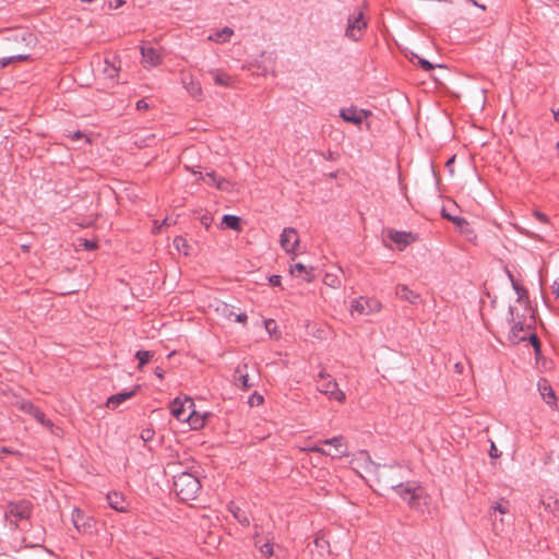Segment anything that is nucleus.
I'll list each match as a JSON object with an SVG mask.
<instances>
[{
	"label": "nucleus",
	"instance_id": "17",
	"mask_svg": "<svg viewBox=\"0 0 559 559\" xmlns=\"http://www.w3.org/2000/svg\"><path fill=\"white\" fill-rule=\"evenodd\" d=\"M181 81L188 93L193 98L200 99L202 96L201 84L191 74H182Z\"/></svg>",
	"mask_w": 559,
	"mask_h": 559
},
{
	"label": "nucleus",
	"instance_id": "37",
	"mask_svg": "<svg viewBox=\"0 0 559 559\" xmlns=\"http://www.w3.org/2000/svg\"><path fill=\"white\" fill-rule=\"evenodd\" d=\"M526 340L530 341V343L534 347L535 353L538 354L540 352V341H539L538 336L535 333H533L532 331H530Z\"/></svg>",
	"mask_w": 559,
	"mask_h": 559
},
{
	"label": "nucleus",
	"instance_id": "2",
	"mask_svg": "<svg viewBox=\"0 0 559 559\" xmlns=\"http://www.w3.org/2000/svg\"><path fill=\"white\" fill-rule=\"evenodd\" d=\"M393 491H395L401 499L406 501L411 509L423 511V506L427 504L428 496L425 489L416 481H402Z\"/></svg>",
	"mask_w": 559,
	"mask_h": 559
},
{
	"label": "nucleus",
	"instance_id": "32",
	"mask_svg": "<svg viewBox=\"0 0 559 559\" xmlns=\"http://www.w3.org/2000/svg\"><path fill=\"white\" fill-rule=\"evenodd\" d=\"M153 357V353L150 350H138L135 353V358L139 360V370L143 369V366L150 361V359Z\"/></svg>",
	"mask_w": 559,
	"mask_h": 559
},
{
	"label": "nucleus",
	"instance_id": "45",
	"mask_svg": "<svg viewBox=\"0 0 559 559\" xmlns=\"http://www.w3.org/2000/svg\"><path fill=\"white\" fill-rule=\"evenodd\" d=\"M21 408L29 414V415H33L34 414V411H37L38 407H36L33 403H29V402H26V403H23L21 405Z\"/></svg>",
	"mask_w": 559,
	"mask_h": 559
},
{
	"label": "nucleus",
	"instance_id": "29",
	"mask_svg": "<svg viewBox=\"0 0 559 559\" xmlns=\"http://www.w3.org/2000/svg\"><path fill=\"white\" fill-rule=\"evenodd\" d=\"M222 223L233 230H240V217L236 215L226 214L223 216Z\"/></svg>",
	"mask_w": 559,
	"mask_h": 559
},
{
	"label": "nucleus",
	"instance_id": "4",
	"mask_svg": "<svg viewBox=\"0 0 559 559\" xmlns=\"http://www.w3.org/2000/svg\"><path fill=\"white\" fill-rule=\"evenodd\" d=\"M32 514V503L26 500H20L17 502H10L5 508V520L9 522L12 528L19 527V522L28 520Z\"/></svg>",
	"mask_w": 559,
	"mask_h": 559
},
{
	"label": "nucleus",
	"instance_id": "50",
	"mask_svg": "<svg viewBox=\"0 0 559 559\" xmlns=\"http://www.w3.org/2000/svg\"><path fill=\"white\" fill-rule=\"evenodd\" d=\"M201 224L205 226V228H209L212 224V217L210 215H203L201 217Z\"/></svg>",
	"mask_w": 559,
	"mask_h": 559
},
{
	"label": "nucleus",
	"instance_id": "23",
	"mask_svg": "<svg viewBox=\"0 0 559 559\" xmlns=\"http://www.w3.org/2000/svg\"><path fill=\"white\" fill-rule=\"evenodd\" d=\"M389 236H390V239L393 242H395L396 245L406 246V245H409L412 241L415 240V238L412 235V233L391 230Z\"/></svg>",
	"mask_w": 559,
	"mask_h": 559
},
{
	"label": "nucleus",
	"instance_id": "16",
	"mask_svg": "<svg viewBox=\"0 0 559 559\" xmlns=\"http://www.w3.org/2000/svg\"><path fill=\"white\" fill-rule=\"evenodd\" d=\"M142 62L144 67H156L162 62V56L153 47H141Z\"/></svg>",
	"mask_w": 559,
	"mask_h": 559
},
{
	"label": "nucleus",
	"instance_id": "62",
	"mask_svg": "<svg viewBox=\"0 0 559 559\" xmlns=\"http://www.w3.org/2000/svg\"><path fill=\"white\" fill-rule=\"evenodd\" d=\"M1 452H3V453H11V451L8 448H2Z\"/></svg>",
	"mask_w": 559,
	"mask_h": 559
},
{
	"label": "nucleus",
	"instance_id": "41",
	"mask_svg": "<svg viewBox=\"0 0 559 559\" xmlns=\"http://www.w3.org/2000/svg\"><path fill=\"white\" fill-rule=\"evenodd\" d=\"M301 451H306V452H316V453H320L322 455H326V450H324L323 448L319 447V445H309V447H306V448H301Z\"/></svg>",
	"mask_w": 559,
	"mask_h": 559
},
{
	"label": "nucleus",
	"instance_id": "27",
	"mask_svg": "<svg viewBox=\"0 0 559 559\" xmlns=\"http://www.w3.org/2000/svg\"><path fill=\"white\" fill-rule=\"evenodd\" d=\"M114 59H116V57ZM103 72L108 79L115 80L118 76L119 67L116 66L115 60L109 61L108 59H105Z\"/></svg>",
	"mask_w": 559,
	"mask_h": 559
},
{
	"label": "nucleus",
	"instance_id": "8",
	"mask_svg": "<svg viewBox=\"0 0 559 559\" xmlns=\"http://www.w3.org/2000/svg\"><path fill=\"white\" fill-rule=\"evenodd\" d=\"M366 27L367 23L364 19V13L359 12L357 15H352L348 17L345 35L349 39L356 41L361 37Z\"/></svg>",
	"mask_w": 559,
	"mask_h": 559
},
{
	"label": "nucleus",
	"instance_id": "5",
	"mask_svg": "<svg viewBox=\"0 0 559 559\" xmlns=\"http://www.w3.org/2000/svg\"><path fill=\"white\" fill-rule=\"evenodd\" d=\"M317 389L329 399L338 403L346 400L345 393L338 388L337 382L328 373L321 371L317 379Z\"/></svg>",
	"mask_w": 559,
	"mask_h": 559
},
{
	"label": "nucleus",
	"instance_id": "59",
	"mask_svg": "<svg viewBox=\"0 0 559 559\" xmlns=\"http://www.w3.org/2000/svg\"><path fill=\"white\" fill-rule=\"evenodd\" d=\"M554 111V118L557 122H559V108L557 110H552Z\"/></svg>",
	"mask_w": 559,
	"mask_h": 559
},
{
	"label": "nucleus",
	"instance_id": "1",
	"mask_svg": "<svg viewBox=\"0 0 559 559\" xmlns=\"http://www.w3.org/2000/svg\"><path fill=\"white\" fill-rule=\"evenodd\" d=\"M174 490L181 501L187 502L198 497L201 483L195 475L180 472L174 476Z\"/></svg>",
	"mask_w": 559,
	"mask_h": 559
},
{
	"label": "nucleus",
	"instance_id": "35",
	"mask_svg": "<svg viewBox=\"0 0 559 559\" xmlns=\"http://www.w3.org/2000/svg\"><path fill=\"white\" fill-rule=\"evenodd\" d=\"M443 217L448 218L452 223H454L457 227L463 228L464 226H468V223L465 218L459 216H452L444 211L442 212Z\"/></svg>",
	"mask_w": 559,
	"mask_h": 559
},
{
	"label": "nucleus",
	"instance_id": "64",
	"mask_svg": "<svg viewBox=\"0 0 559 559\" xmlns=\"http://www.w3.org/2000/svg\"><path fill=\"white\" fill-rule=\"evenodd\" d=\"M25 35H27L28 37H32V34H29V33H25V34L22 36V38H23V39H25Z\"/></svg>",
	"mask_w": 559,
	"mask_h": 559
},
{
	"label": "nucleus",
	"instance_id": "54",
	"mask_svg": "<svg viewBox=\"0 0 559 559\" xmlns=\"http://www.w3.org/2000/svg\"><path fill=\"white\" fill-rule=\"evenodd\" d=\"M84 247H85L87 250H94V249H96L97 245H96L94 241L85 240V241H84Z\"/></svg>",
	"mask_w": 559,
	"mask_h": 559
},
{
	"label": "nucleus",
	"instance_id": "6",
	"mask_svg": "<svg viewBox=\"0 0 559 559\" xmlns=\"http://www.w3.org/2000/svg\"><path fill=\"white\" fill-rule=\"evenodd\" d=\"M510 314L512 325L509 332V341L512 344H519L520 342L526 341L527 334L532 330V325L530 323L526 324L525 320L519 316L516 307H510Z\"/></svg>",
	"mask_w": 559,
	"mask_h": 559
},
{
	"label": "nucleus",
	"instance_id": "60",
	"mask_svg": "<svg viewBox=\"0 0 559 559\" xmlns=\"http://www.w3.org/2000/svg\"><path fill=\"white\" fill-rule=\"evenodd\" d=\"M468 1H469V2H472L474 5H476V7L480 8V9H483V10H485V9H486V7H485V5L478 4V3L476 2V0H468Z\"/></svg>",
	"mask_w": 559,
	"mask_h": 559
},
{
	"label": "nucleus",
	"instance_id": "49",
	"mask_svg": "<svg viewBox=\"0 0 559 559\" xmlns=\"http://www.w3.org/2000/svg\"><path fill=\"white\" fill-rule=\"evenodd\" d=\"M155 139V135L154 134H151L148 135L146 139H138L135 140V144L140 145V146H147L150 145V143L146 142V140H154Z\"/></svg>",
	"mask_w": 559,
	"mask_h": 559
},
{
	"label": "nucleus",
	"instance_id": "14",
	"mask_svg": "<svg viewBox=\"0 0 559 559\" xmlns=\"http://www.w3.org/2000/svg\"><path fill=\"white\" fill-rule=\"evenodd\" d=\"M340 115L347 122L360 124L362 120L368 117L369 111H366L364 109L358 110L357 108L350 107L342 109Z\"/></svg>",
	"mask_w": 559,
	"mask_h": 559
},
{
	"label": "nucleus",
	"instance_id": "30",
	"mask_svg": "<svg viewBox=\"0 0 559 559\" xmlns=\"http://www.w3.org/2000/svg\"><path fill=\"white\" fill-rule=\"evenodd\" d=\"M313 544L314 547L318 549L320 556L330 552V544L323 536H317L313 540Z\"/></svg>",
	"mask_w": 559,
	"mask_h": 559
},
{
	"label": "nucleus",
	"instance_id": "7",
	"mask_svg": "<svg viewBox=\"0 0 559 559\" xmlns=\"http://www.w3.org/2000/svg\"><path fill=\"white\" fill-rule=\"evenodd\" d=\"M193 406L194 403L189 397H187L183 402H180L179 399H176L170 405V412L177 420L185 423L187 419L191 418V415L194 414Z\"/></svg>",
	"mask_w": 559,
	"mask_h": 559
},
{
	"label": "nucleus",
	"instance_id": "3",
	"mask_svg": "<svg viewBox=\"0 0 559 559\" xmlns=\"http://www.w3.org/2000/svg\"><path fill=\"white\" fill-rule=\"evenodd\" d=\"M403 467L400 465H377V486L381 490H394L403 481Z\"/></svg>",
	"mask_w": 559,
	"mask_h": 559
},
{
	"label": "nucleus",
	"instance_id": "18",
	"mask_svg": "<svg viewBox=\"0 0 559 559\" xmlns=\"http://www.w3.org/2000/svg\"><path fill=\"white\" fill-rule=\"evenodd\" d=\"M108 504L118 512L128 511V502L122 493L114 491L107 495Z\"/></svg>",
	"mask_w": 559,
	"mask_h": 559
},
{
	"label": "nucleus",
	"instance_id": "39",
	"mask_svg": "<svg viewBox=\"0 0 559 559\" xmlns=\"http://www.w3.org/2000/svg\"><path fill=\"white\" fill-rule=\"evenodd\" d=\"M414 57L417 59L420 68L424 69L425 71H430L435 68V66L432 63H430L428 60L420 58L417 55H415Z\"/></svg>",
	"mask_w": 559,
	"mask_h": 559
},
{
	"label": "nucleus",
	"instance_id": "13",
	"mask_svg": "<svg viewBox=\"0 0 559 559\" xmlns=\"http://www.w3.org/2000/svg\"><path fill=\"white\" fill-rule=\"evenodd\" d=\"M72 522L79 532H90L93 527V520L84 514L80 509H74L72 512Z\"/></svg>",
	"mask_w": 559,
	"mask_h": 559
},
{
	"label": "nucleus",
	"instance_id": "22",
	"mask_svg": "<svg viewBox=\"0 0 559 559\" xmlns=\"http://www.w3.org/2000/svg\"><path fill=\"white\" fill-rule=\"evenodd\" d=\"M209 73L212 75L214 83L219 86L229 87L231 85V78L224 71L213 69Z\"/></svg>",
	"mask_w": 559,
	"mask_h": 559
},
{
	"label": "nucleus",
	"instance_id": "63",
	"mask_svg": "<svg viewBox=\"0 0 559 559\" xmlns=\"http://www.w3.org/2000/svg\"><path fill=\"white\" fill-rule=\"evenodd\" d=\"M453 160H454V157L450 158V159L448 160V163H447V166L452 165Z\"/></svg>",
	"mask_w": 559,
	"mask_h": 559
},
{
	"label": "nucleus",
	"instance_id": "10",
	"mask_svg": "<svg viewBox=\"0 0 559 559\" xmlns=\"http://www.w3.org/2000/svg\"><path fill=\"white\" fill-rule=\"evenodd\" d=\"M320 443L332 447V450L326 451V455L331 456L332 459L348 456L347 445L343 436L324 439L321 440Z\"/></svg>",
	"mask_w": 559,
	"mask_h": 559
},
{
	"label": "nucleus",
	"instance_id": "56",
	"mask_svg": "<svg viewBox=\"0 0 559 559\" xmlns=\"http://www.w3.org/2000/svg\"><path fill=\"white\" fill-rule=\"evenodd\" d=\"M154 372H155L157 378H159L160 380L164 379V370L162 368H159V367L155 368Z\"/></svg>",
	"mask_w": 559,
	"mask_h": 559
},
{
	"label": "nucleus",
	"instance_id": "43",
	"mask_svg": "<svg viewBox=\"0 0 559 559\" xmlns=\"http://www.w3.org/2000/svg\"><path fill=\"white\" fill-rule=\"evenodd\" d=\"M202 179L209 185H215L218 178L214 171H211L206 173L205 176L202 177Z\"/></svg>",
	"mask_w": 559,
	"mask_h": 559
},
{
	"label": "nucleus",
	"instance_id": "58",
	"mask_svg": "<svg viewBox=\"0 0 559 559\" xmlns=\"http://www.w3.org/2000/svg\"><path fill=\"white\" fill-rule=\"evenodd\" d=\"M454 369H455L456 372H462V370H463L462 364L461 362H456L454 365Z\"/></svg>",
	"mask_w": 559,
	"mask_h": 559
},
{
	"label": "nucleus",
	"instance_id": "40",
	"mask_svg": "<svg viewBox=\"0 0 559 559\" xmlns=\"http://www.w3.org/2000/svg\"><path fill=\"white\" fill-rule=\"evenodd\" d=\"M492 510L500 514H507L509 512L508 502H498L492 507Z\"/></svg>",
	"mask_w": 559,
	"mask_h": 559
},
{
	"label": "nucleus",
	"instance_id": "52",
	"mask_svg": "<svg viewBox=\"0 0 559 559\" xmlns=\"http://www.w3.org/2000/svg\"><path fill=\"white\" fill-rule=\"evenodd\" d=\"M70 138H71L72 140H74V141H75V140H79V139H82V138H85V139H86V142H90V140H88V139L85 136V134H83L81 131H75V132H73V133L70 135Z\"/></svg>",
	"mask_w": 559,
	"mask_h": 559
},
{
	"label": "nucleus",
	"instance_id": "15",
	"mask_svg": "<svg viewBox=\"0 0 559 559\" xmlns=\"http://www.w3.org/2000/svg\"><path fill=\"white\" fill-rule=\"evenodd\" d=\"M247 369H248V365L241 364V365L237 366V368L235 369V372H234V383L237 386L241 388L242 390H248L253 385V383H251L249 381V376L247 373Z\"/></svg>",
	"mask_w": 559,
	"mask_h": 559
},
{
	"label": "nucleus",
	"instance_id": "46",
	"mask_svg": "<svg viewBox=\"0 0 559 559\" xmlns=\"http://www.w3.org/2000/svg\"><path fill=\"white\" fill-rule=\"evenodd\" d=\"M263 396L258 394V393H253L250 397V403L251 405H261L263 403Z\"/></svg>",
	"mask_w": 559,
	"mask_h": 559
},
{
	"label": "nucleus",
	"instance_id": "42",
	"mask_svg": "<svg viewBox=\"0 0 559 559\" xmlns=\"http://www.w3.org/2000/svg\"><path fill=\"white\" fill-rule=\"evenodd\" d=\"M214 186L219 190L227 191L229 189L230 183L225 178H218Z\"/></svg>",
	"mask_w": 559,
	"mask_h": 559
},
{
	"label": "nucleus",
	"instance_id": "53",
	"mask_svg": "<svg viewBox=\"0 0 559 559\" xmlns=\"http://www.w3.org/2000/svg\"><path fill=\"white\" fill-rule=\"evenodd\" d=\"M136 108H138L139 110L147 109V108H148V104L146 103V100H145V99H140V100H138V103H136Z\"/></svg>",
	"mask_w": 559,
	"mask_h": 559
},
{
	"label": "nucleus",
	"instance_id": "25",
	"mask_svg": "<svg viewBox=\"0 0 559 559\" xmlns=\"http://www.w3.org/2000/svg\"><path fill=\"white\" fill-rule=\"evenodd\" d=\"M234 35L233 28L226 26L214 34L209 36V40L215 41V43H226L230 39V37Z\"/></svg>",
	"mask_w": 559,
	"mask_h": 559
},
{
	"label": "nucleus",
	"instance_id": "20",
	"mask_svg": "<svg viewBox=\"0 0 559 559\" xmlns=\"http://www.w3.org/2000/svg\"><path fill=\"white\" fill-rule=\"evenodd\" d=\"M138 389H139V386H135L131 391H124V392H120V393L111 395L110 397H108V400L106 402L107 407L115 409L121 403L131 399L136 393Z\"/></svg>",
	"mask_w": 559,
	"mask_h": 559
},
{
	"label": "nucleus",
	"instance_id": "38",
	"mask_svg": "<svg viewBox=\"0 0 559 559\" xmlns=\"http://www.w3.org/2000/svg\"><path fill=\"white\" fill-rule=\"evenodd\" d=\"M513 287H514V289L516 290V294H518V301L519 302H523L524 299H525V304H526L527 302V292L523 287H520L514 282H513Z\"/></svg>",
	"mask_w": 559,
	"mask_h": 559
},
{
	"label": "nucleus",
	"instance_id": "26",
	"mask_svg": "<svg viewBox=\"0 0 559 559\" xmlns=\"http://www.w3.org/2000/svg\"><path fill=\"white\" fill-rule=\"evenodd\" d=\"M230 512L233 513L234 518L243 526H248L250 524L249 518L247 513L241 510L239 507L231 504L229 507Z\"/></svg>",
	"mask_w": 559,
	"mask_h": 559
},
{
	"label": "nucleus",
	"instance_id": "33",
	"mask_svg": "<svg viewBox=\"0 0 559 559\" xmlns=\"http://www.w3.org/2000/svg\"><path fill=\"white\" fill-rule=\"evenodd\" d=\"M174 246L178 252H182L185 255H188V242L182 236H177L174 239Z\"/></svg>",
	"mask_w": 559,
	"mask_h": 559
},
{
	"label": "nucleus",
	"instance_id": "11",
	"mask_svg": "<svg viewBox=\"0 0 559 559\" xmlns=\"http://www.w3.org/2000/svg\"><path fill=\"white\" fill-rule=\"evenodd\" d=\"M299 243V236L295 228L286 227L281 235V247L287 252H295Z\"/></svg>",
	"mask_w": 559,
	"mask_h": 559
},
{
	"label": "nucleus",
	"instance_id": "28",
	"mask_svg": "<svg viewBox=\"0 0 559 559\" xmlns=\"http://www.w3.org/2000/svg\"><path fill=\"white\" fill-rule=\"evenodd\" d=\"M254 545L259 547L260 552L264 557H270L273 555V544L270 542L261 543L258 533L254 535Z\"/></svg>",
	"mask_w": 559,
	"mask_h": 559
},
{
	"label": "nucleus",
	"instance_id": "36",
	"mask_svg": "<svg viewBox=\"0 0 559 559\" xmlns=\"http://www.w3.org/2000/svg\"><path fill=\"white\" fill-rule=\"evenodd\" d=\"M32 416L43 426L52 427L51 420L47 419L45 414L39 408H37V411H34V414Z\"/></svg>",
	"mask_w": 559,
	"mask_h": 559
},
{
	"label": "nucleus",
	"instance_id": "61",
	"mask_svg": "<svg viewBox=\"0 0 559 559\" xmlns=\"http://www.w3.org/2000/svg\"><path fill=\"white\" fill-rule=\"evenodd\" d=\"M115 1H116V5H115L116 9L121 7L124 3L123 0H115Z\"/></svg>",
	"mask_w": 559,
	"mask_h": 559
},
{
	"label": "nucleus",
	"instance_id": "12",
	"mask_svg": "<svg viewBox=\"0 0 559 559\" xmlns=\"http://www.w3.org/2000/svg\"><path fill=\"white\" fill-rule=\"evenodd\" d=\"M215 311L218 317L228 321H236L239 323L247 322V314L245 312L236 314L234 308L226 302H218L215 307Z\"/></svg>",
	"mask_w": 559,
	"mask_h": 559
},
{
	"label": "nucleus",
	"instance_id": "19",
	"mask_svg": "<svg viewBox=\"0 0 559 559\" xmlns=\"http://www.w3.org/2000/svg\"><path fill=\"white\" fill-rule=\"evenodd\" d=\"M396 296L405 301H408L412 305H416L420 299L419 294L412 290L407 285L399 284L395 289Z\"/></svg>",
	"mask_w": 559,
	"mask_h": 559
},
{
	"label": "nucleus",
	"instance_id": "47",
	"mask_svg": "<svg viewBox=\"0 0 559 559\" xmlns=\"http://www.w3.org/2000/svg\"><path fill=\"white\" fill-rule=\"evenodd\" d=\"M533 215L542 223H545V224H548L549 223V218L546 214L539 212V211H534Z\"/></svg>",
	"mask_w": 559,
	"mask_h": 559
},
{
	"label": "nucleus",
	"instance_id": "55",
	"mask_svg": "<svg viewBox=\"0 0 559 559\" xmlns=\"http://www.w3.org/2000/svg\"><path fill=\"white\" fill-rule=\"evenodd\" d=\"M551 290H552V293L556 295V297L558 298V297H559V284L555 282V283L551 285Z\"/></svg>",
	"mask_w": 559,
	"mask_h": 559
},
{
	"label": "nucleus",
	"instance_id": "9",
	"mask_svg": "<svg viewBox=\"0 0 559 559\" xmlns=\"http://www.w3.org/2000/svg\"><path fill=\"white\" fill-rule=\"evenodd\" d=\"M380 301L364 297L354 299L350 305L352 312H357L358 314H370L380 311Z\"/></svg>",
	"mask_w": 559,
	"mask_h": 559
},
{
	"label": "nucleus",
	"instance_id": "34",
	"mask_svg": "<svg viewBox=\"0 0 559 559\" xmlns=\"http://www.w3.org/2000/svg\"><path fill=\"white\" fill-rule=\"evenodd\" d=\"M193 429L202 428L204 426V418L199 416L195 412L191 418L186 420Z\"/></svg>",
	"mask_w": 559,
	"mask_h": 559
},
{
	"label": "nucleus",
	"instance_id": "31",
	"mask_svg": "<svg viewBox=\"0 0 559 559\" xmlns=\"http://www.w3.org/2000/svg\"><path fill=\"white\" fill-rule=\"evenodd\" d=\"M29 58L28 53H17L5 58H0V68H4L14 61H24Z\"/></svg>",
	"mask_w": 559,
	"mask_h": 559
},
{
	"label": "nucleus",
	"instance_id": "24",
	"mask_svg": "<svg viewBox=\"0 0 559 559\" xmlns=\"http://www.w3.org/2000/svg\"><path fill=\"white\" fill-rule=\"evenodd\" d=\"M312 272H313V267H307L302 263H296L295 265H293L290 267V274L292 275H294V276L304 275V278L307 282H311L312 281V278H313Z\"/></svg>",
	"mask_w": 559,
	"mask_h": 559
},
{
	"label": "nucleus",
	"instance_id": "44",
	"mask_svg": "<svg viewBox=\"0 0 559 559\" xmlns=\"http://www.w3.org/2000/svg\"><path fill=\"white\" fill-rule=\"evenodd\" d=\"M141 439L144 441V442H147V441H151L154 437V430L152 429H143L141 431Z\"/></svg>",
	"mask_w": 559,
	"mask_h": 559
},
{
	"label": "nucleus",
	"instance_id": "48",
	"mask_svg": "<svg viewBox=\"0 0 559 559\" xmlns=\"http://www.w3.org/2000/svg\"><path fill=\"white\" fill-rule=\"evenodd\" d=\"M324 284L329 286H335L336 277L332 274H326L323 280Z\"/></svg>",
	"mask_w": 559,
	"mask_h": 559
},
{
	"label": "nucleus",
	"instance_id": "51",
	"mask_svg": "<svg viewBox=\"0 0 559 559\" xmlns=\"http://www.w3.org/2000/svg\"><path fill=\"white\" fill-rule=\"evenodd\" d=\"M281 280H282V278H281V276H280V275H272V276L270 277V283H271V285H273V286H281Z\"/></svg>",
	"mask_w": 559,
	"mask_h": 559
},
{
	"label": "nucleus",
	"instance_id": "57",
	"mask_svg": "<svg viewBox=\"0 0 559 559\" xmlns=\"http://www.w3.org/2000/svg\"><path fill=\"white\" fill-rule=\"evenodd\" d=\"M169 225H170L169 219H168V218H165V219L162 222L160 226L156 227V230L158 231V230L160 229V227H162V226H169Z\"/></svg>",
	"mask_w": 559,
	"mask_h": 559
},
{
	"label": "nucleus",
	"instance_id": "21",
	"mask_svg": "<svg viewBox=\"0 0 559 559\" xmlns=\"http://www.w3.org/2000/svg\"><path fill=\"white\" fill-rule=\"evenodd\" d=\"M538 390H539L543 399L545 400V402L548 405L555 404L556 395L554 393L552 388L547 382V380H542L538 382Z\"/></svg>",
	"mask_w": 559,
	"mask_h": 559
}]
</instances>
